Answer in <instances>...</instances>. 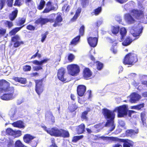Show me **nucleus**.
Returning a JSON list of instances; mask_svg holds the SVG:
<instances>
[{
	"label": "nucleus",
	"instance_id": "1",
	"mask_svg": "<svg viewBox=\"0 0 147 147\" xmlns=\"http://www.w3.org/2000/svg\"><path fill=\"white\" fill-rule=\"evenodd\" d=\"M103 114L105 118L107 121L105 124V126L109 128L110 131H113L115 128V126L114 123L113 119L115 117L114 111H113L107 109H103Z\"/></svg>",
	"mask_w": 147,
	"mask_h": 147
},
{
	"label": "nucleus",
	"instance_id": "2",
	"mask_svg": "<svg viewBox=\"0 0 147 147\" xmlns=\"http://www.w3.org/2000/svg\"><path fill=\"white\" fill-rule=\"evenodd\" d=\"M143 16V11L137 9H134L131 11V14L126 13L124 15V18L126 22L129 24H133L136 22L135 18L140 19Z\"/></svg>",
	"mask_w": 147,
	"mask_h": 147
},
{
	"label": "nucleus",
	"instance_id": "3",
	"mask_svg": "<svg viewBox=\"0 0 147 147\" xmlns=\"http://www.w3.org/2000/svg\"><path fill=\"white\" fill-rule=\"evenodd\" d=\"M138 60L137 55L130 53L126 55L124 59L123 63L125 65H133Z\"/></svg>",
	"mask_w": 147,
	"mask_h": 147
},
{
	"label": "nucleus",
	"instance_id": "4",
	"mask_svg": "<svg viewBox=\"0 0 147 147\" xmlns=\"http://www.w3.org/2000/svg\"><path fill=\"white\" fill-rule=\"evenodd\" d=\"M14 91L13 87L9 88L7 91H4L7 92V93H5L1 96V98L3 100H8L13 99L16 96L13 94Z\"/></svg>",
	"mask_w": 147,
	"mask_h": 147
},
{
	"label": "nucleus",
	"instance_id": "5",
	"mask_svg": "<svg viewBox=\"0 0 147 147\" xmlns=\"http://www.w3.org/2000/svg\"><path fill=\"white\" fill-rule=\"evenodd\" d=\"M67 69L69 74L73 76H77L80 71L79 67L76 64H73L68 65Z\"/></svg>",
	"mask_w": 147,
	"mask_h": 147
},
{
	"label": "nucleus",
	"instance_id": "6",
	"mask_svg": "<svg viewBox=\"0 0 147 147\" xmlns=\"http://www.w3.org/2000/svg\"><path fill=\"white\" fill-rule=\"evenodd\" d=\"M128 111L127 107L124 105L116 108L114 110V112L117 111L118 117H121L126 115L127 114Z\"/></svg>",
	"mask_w": 147,
	"mask_h": 147
},
{
	"label": "nucleus",
	"instance_id": "7",
	"mask_svg": "<svg viewBox=\"0 0 147 147\" xmlns=\"http://www.w3.org/2000/svg\"><path fill=\"white\" fill-rule=\"evenodd\" d=\"M43 129L46 131L47 133L52 136L56 137H59L60 129L57 128H49L47 129L45 126L42 127Z\"/></svg>",
	"mask_w": 147,
	"mask_h": 147
},
{
	"label": "nucleus",
	"instance_id": "8",
	"mask_svg": "<svg viewBox=\"0 0 147 147\" xmlns=\"http://www.w3.org/2000/svg\"><path fill=\"white\" fill-rule=\"evenodd\" d=\"M49 59H45L39 61L37 60H34L32 61V63L34 64L38 65V66H36L33 67V68L34 70L38 71L39 70L42 69V65L44 63H46L48 61Z\"/></svg>",
	"mask_w": 147,
	"mask_h": 147
},
{
	"label": "nucleus",
	"instance_id": "9",
	"mask_svg": "<svg viewBox=\"0 0 147 147\" xmlns=\"http://www.w3.org/2000/svg\"><path fill=\"white\" fill-rule=\"evenodd\" d=\"M35 90L39 95L44 90V86L42 80H36Z\"/></svg>",
	"mask_w": 147,
	"mask_h": 147
},
{
	"label": "nucleus",
	"instance_id": "10",
	"mask_svg": "<svg viewBox=\"0 0 147 147\" xmlns=\"http://www.w3.org/2000/svg\"><path fill=\"white\" fill-rule=\"evenodd\" d=\"M65 69L63 68H61L58 71L57 76L59 80L62 82H67V78L65 77Z\"/></svg>",
	"mask_w": 147,
	"mask_h": 147
},
{
	"label": "nucleus",
	"instance_id": "11",
	"mask_svg": "<svg viewBox=\"0 0 147 147\" xmlns=\"http://www.w3.org/2000/svg\"><path fill=\"white\" fill-rule=\"evenodd\" d=\"M9 83L6 81L2 80H0V91L3 92L7 91L9 88Z\"/></svg>",
	"mask_w": 147,
	"mask_h": 147
},
{
	"label": "nucleus",
	"instance_id": "12",
	"mask_svg": "<svg viewBox=\"0 0 147 147\" xmlns=\"http://www.w3.org/2000/svg\"><path fill=\"white\" fill-rule=\"evenodd\" d=\"M6 134L11 135L15 138L19 137L22 135L21 131L17 130L15 131L11 128H8L6 130Z\"/></svg>",
	"mask_w": 147,
	"mask_h": 147
},
{
	"label": "nucleus",
	"instance_id": "13",
	"mask_svg": "<svg viewBox=\"0 0 147 147\" xmlns=\"http://www.w3.org/2000/svg\"><path fill=\"white\" fill-rule=\"evenodd\" d=\"M96 33L98 34L97 32ZM98 40V35L97 34V37H89L87 38L88 43L91 47H94L96 46Z\"/></svg>",
	"mask_w": 147,
	"mask_h": 147
},
{
	"label": "nucleus",
	"instance_id": "14",
	"mask_svg": "<svg viewBox=\"0 0 147 147\" xmlns=\"http://www.w3.org/2000/svg\"><path fill=\"white\" fill-rule=\"evenodd\" d=\"M17 112V109L15 106L11 108L9 112V114L11 120H15L18 117Z\"/></svg>",
	"mask_w": 147,
	"mask_h": 147
},
{
	"label": "nucleus",
	"instance_id": "15",
	"mask_svg": "<svg viewBox=\"0 0 147 147\" xmlns=\"http://www.w3.org/2000/svg\"><path fill=\"white\" fill-rule=\"evenodd\" d=\"M141 98V96L136 93H133L130 95L129 101L131 103H136Z\"/></svg>",
	"mask_w": 147,
	"mask_h": 147
},
{
	"label": "nucleus",
	"instance_id": "16",
	"mask_svg": "<svg viewBox=\"0 0 147 147\" xmlns=\"http://www.w3.org/2000/svg\"><path fill=\"white\" fill-rule=\"evenodd\" d=\"M86 88L83 85H80L78 86L77 92L78 95L80 96H83L86 91Z\"/></svg>",
	"mask_w": 147,
	"mask_h": 147
},
{
	"label": "nucleus",
	"instance_id": "17",
	"mask_svg": "<svg viewBox=\"0 0 147 147\" xmlns=\"http://www.w3.org/2000/svg\"><path fill=\"white\" fill-rule=\"evenodd\" d=\"M131 33L133 36L134 37L139 36L142 32H140V29L138 27H133L130 29Z\"/></svg>",
	"mask_w": 147,
	"mask_h": 147
},
{
	"label": "nucleus",
	"instance_id": "18",
	"mask_svg": "<svg viewBox=\"0 0 147 147\" xmlns=\"http://www.w3.org/2000/svg\"><path fill=\"white\" fill-rule=\"evenodd\" d=\"M92 73L88 68H86L83 71V76L86 79H88L91 78Z\"/></svg>",
	"mask_w": 147,
	"mask_h": 147
},
{
	"label": "nucleus",
	"instance_id": "19",
	"mask_svg": "<svg viewBox=\"0 0 147 147\" xmlns=\"http://www.w3.org/2000/svg\"><path fill=\"white\" fill-rule=\"evenodd\" d=\"M55 9V7L52 5L51 3V2H48L46 4V7L44 10L42 11L43 13H48L50 11L54 10Z\"/></svg>",
	"mask_w": 147,
	"mask_h": 147
},
{
	"label": "nucleus",
	"instance_id": "20",
	"mask_svg": "<svg viewBox=\"0 0 147 147\" xmlns=\"http://www.w3.org/2000/svg\"><path fill=\"white\" fill-rule=\"evenodd\" d=\"M50 19L47 18H40L36 20L35 23L38 24H40L41 25H43L49 22H50Z\"/></svg>",
	"mask_w": 147,
	"mask_h": 147
},
{
	"label": "nucleus",
	"instance_id": "21",
	"mask_svg": "<svg viewBox=\"0 0 147 147\" xmlns=\"http://www.w3.org/2000/svg\"><path fill=\"white\" fill-rule=\"evenodd\" d=\"M34 137L30 134H26L23 137L24 142L30 144L32 140L33 139Z\"/></svg>",
	"mask_w": 147,
	"mask_h": 147
},
{
	"label": "nucleus",
	"instance_id": "22",
	"mask_svg": "<svg viewBox=\"0 0 147 147\" xmlns=\"http://www.w3.org/2000/svg\"><path fill=\"white\" fill-rule=\"evenodd\" d=\"M119 32L121 36L119 37V40L120 41H122L124 38L126 36L127 31L125 28H122L120 29Z\"/></svg>",
	"mask_w": 147,
	"mask_h": 147
},
{
	"label": "nucleus",
	"instance_id": "23",
	"mask_svg": "<svg viewBox=\"0 0 147 147\" xmlns=\"http://www.w3.org/2000/svg\"><path fill=\"white\" fill-rule=\"evenodd\" d=\"M62 20L61 14V13H57L55 22V24H53V26L54 27H56L57 25H59V23L61 22L62 21Z\"/></svg>",
	"mask_w": 147,
	"mask_h": 147
},
{
	"label": "nucleus",
	"instance_id": "24",
	"mask_svg": "<svg viewBox=\"0 0 147 147\" xmlns=\"http://www.w3.org/2000/svg\"><path fill=\"white\" fill-rule=\"evenodd\" d=\"M45 117L47 120L51 121L53 123L55 122V117L51 112L47 113L45 115Z\"/></svg>",
	"mask_w": 147,
	"mask_h": 147
},
{
	"label": "nucleus",
	"instance_id": "25",
	"mask_svg": "<svg viewBox=\"0 0 147 147\" xmlns=\"http://www.w3.org/2000/svg\"><path fill=\"white\" fill-rule=\"evenodd\" d=\"M12 124L14 127L19 128H24L25 127L23 122L20 121L14 122Z\"/></svg>",
	"mask_w": 147,
	"mask_h": 147
},
{
	"label": "nucleus",
	"instance_id": "26",
	"mask_svg": "<svg viewBox=\"0 0 147 147\" xmlns=\"http://www.w3.org/2000/svg\"><path fill=\"white\" fill-rule=\"evenodd\" d=\"M85 126L84 124H82L78 126L76 128V131L78 134H81L83 133L85 131Z\"/></svg>",
	"mask_w": 147,
	"mask_h": 147
},
{
	"label": "nucleus",
	"instance_id": "27",
	"mask_svg": "<svg viewBox=\"0 0 147 147\" xmlns=\"http://www.w3.org/2000/svg\"><path fill=\"white\" fill-rule=\"evenodd\" d=\"M59 137H62L64 138L68 137L69 136V134L68 131L65 130L60 129Z\"/></svg>",
	"mask_w": 147,
	"mask_h": 147
},
{
	"label": "nucleus",
	"instance_id": "28",
	"mask_svg": "<svg viewBox=\"0 0 147 147\" xmlns=\"http://www.w3.org/2000/svg\"><path fill=\"white\" fill-rule=\"evenodd\" d=\"M101 138L103 139H105V140H107V139H110L111 140H112L113 141H117L119 142H124L125 140H124L123 139H121L118 138H117L116 137H105L103 136H102L101 137Z\"/></svg>",
	"mask_w": 147,
	"mask_h": 147
},
{
	"label": "nucleus",
	"instance_id": "29",
	"mask_svg": "<svg viewBox=\"0 0 147 147\" xmlns=\"http://www.w3.org/2000/svg\"><path fill=\"white\" fill-rule=\"evenodd\" d=\"M18 13V10L16 9L10 14L9 16V18L11 21L13 20L16 17Z\"/></svg>",
	"mask_w": 147,
	"mask_h": 147
},
{
	"label": "nucleus",
	"instance_id": "30",
	"mask_svg": "<svg viewBox=\"0 0 147 147\" xmlns=\"http://www.w3.org/2000/svg\"><path fill=\"white\" fill-rule=\"evenodd\" d=\"M13 79L15 81L18 82L22 84H25L26 83V78L16 77L13 78Z\"/></svg>",
	"mask_w": 147,
	"mask_h": 147
},
{
	"label": "nucleus",
	"instance_id": "31",
	"mask_svg": "<svg viewBox=\"0 0 147 147\" xmlns=\"http://www.w3.org/2000/svg\"><path fill=\"white\" fill-rule=\"evenodd\" d=\"M125 141L124 142L123 147H131L133 146V142L132 141L129 140H124Z\"/></svg>",
	"mask_w": 147,
	"mask_h": 147
},
{
	"label": "nucleus",
	"instance_id": "32",
	"mask_svg": "<svg viewBox=\"0 0 147 147\" xmlns=\"http://www.w3.org/2000/svg\"><path fill=\"white\" fill-rule=\"evenodd\" d=\"M127 132L128 134V136H130L131 137H132L134 136V135L135 134H137L138 133V129H137L135 130L130 129L127 130Z\"/></svg>",
	"mask_w": 147,
	"mask_h": 147
},
{
	"label": "nucleus",
	"instance_id": "33",
	"mask_svg": "<svg viewBox=\"0 0 147 147\" xmlns=\"http://www.w3.org/2000/svg\"><path fill=\"white\" fill-rule=\"evenodd\" d=\"M101 11L102 7H99L94 9L93 11L91 13V14L92 15L97 16L101 13Z\"/></svg>",
	"mask_w": 147,
	"mask_h": 147
},
{
	"label": "nucleus",
	"instance_id": "34",
	"mask_svg": "<svg viewBox=\"0 0 147 147\" xmlns=\"http://www.w3.org/2000/svg\"><path fill=\"white\" fill-rule=\"evenodd\" d=\"M132 40L129 37H127L122 43V44L124 46H127L129 45L132 42Z\"/></svg>",
	"mask_w": 147,
	"mask_h": 147
},
{
	"label": "nucleus",
	"instance_id": "35",
	"mask_svg": "<svg viewBox=\"0 0 147 147\" xmlns=\"http://www.w3.org/2000/svg\"><path fill=\"white\" fill-rule=\"evenodd\" d=\"M24 26L20 27H17L15 28L14 29H13L11 31L9 32V34L11 35H15L18 31H19L23 26Z\"/></svg>",
	"mask_w": 147,
	"mask_h": 147
},
{
	"label": "nucleus",
	"instance_id": "36",
	"mask_svg": "<svg viewBox=\"0 0 147 147\" xmlns=\"http://www.w3.org/2000/svg\"><path fill=\"white\" fill-rule=\"evenodd\" d=\"M81 11V8H79L76 11V14L73 18L71 20L72 21H74L76 20Z\"/></svg>",
	"mask_w": 147,
	"mask_h": 147
},
{
	"label": "nucleus",
	"instance_id": "37",
	"mask_svg": "<svg viewBox=\"0 0 147 147\" xmlns=\"http://www.w3.org/2000/svg\"><path fill=\"white\" fill-rule=\"evenodd\" d=\"M70 8V7L68 5V3L66 2L62 7V10L66 12H68L69 11Z\"/></svg>",
	"mask_w": 147,
	"mask_h": 147
},
{
	"label": "nucleus",
	"instance_id": "38",
	"mask_svg": "<svg viewBox=\"0 0 147 147\" xmlns=\"http://www.w3.org/2000/svg\"><path fill=\"white\" fill-rule=\"evenodd\" d=\"M80 38V36H78L74 38L71 42V44L76 45L79 41Z\"/></svg>",
	"mask_w": 147,
	"mask_h": 147
},
{
	"label": "nucleus",
	"instance_id": "39",
	"mask_svg": "<svg viewBox=\"0 0 147 147\" xmlns=\"http://www.w3.org/2000/svg\"><path fill=\"white\" fill-rule=\"evenodd\" d=\"M119 26H112L111 29L112 33L114 34H117L119 32Z\"/></svg>",
	"mask_w": 147,
	"mask_h": 147
},
{
	"label": "nucleus",
	"instance_id": "40",
	"mask_svg": "<svg viewBox=\"0 0 147 147\" xmlns=\"http://www.w3.org/2000/svg\"><path fill=\"white\" fill-rule=\"evenodd\" d=\"M5 143L7 145L8 147H11L13 144V140L9 138L5 141Z\"/></svg>",
	"mask_w": 147,
	"mask_h": 147
},
{
	"label": "nucleus",
	"instance_id": "41",
	"mask_svg": "<svg viewBox=\"0 0 147 147\" xmlns=\"http://www.w3.org/2000/svg\"><path fill=\"white\" fill-rule=\"evenodd\" d=\"M45 2L44 0H41L40 4L38 7V9L39 10L42 9L44 7Z\"/></svg>",
	"mask_w": 147,
	"mask_h": 147
},
{
	"label": "nucleus",
	"instance_id": "42",
	"mask_svg": "<svg viewBox=\"0 0 147 147\" xmlns=\"http://www.w3.org/2000/svg\"><path fill=\"white\" fill-rule=\"evenodd\" d=\"M25 146L19 140L17 141L15 143V147H24Z\"/></svg>",
	"mask_w": 147,
	"mask_h": 147
},
{
	"label": "nucleus",
	"instance_id": "43",
	"mask_svg": "<svg viewBox=\"0 0 147 147\" xmlns=\"http://www.w3.org/2000/svg\"><path fill=\"white\" fill-rule=\"evenodd\" d=\"M83 137V135L74 136L73 138L72 141L74 142H76L82 138Z\"/></svg>",
	"mask_w": 147,
	"mask_h": 147
},
{
	"label": "nucleus",
	"instance_id": "44",
	"mask_svg": "<svg viewBox=\"0 0 147 147\" xmlns=\"http://www.w3.org/2000/svg\"><path fill=\"white\" fill-rule=\"evenodd\" d=\"M49 32L48 31L42 34L41 35V41L43 42L45 40L47 35L48 34Z\"/></svg>",
	"mask_w": 147,
	"mask_h": 147
},
{
	"label": "nucleus",
	"instance_id": "45",
	"mask_svg": "<svg viewBox=\"0 0 147 147\" xmlns=\"http://www.w3.org/2000/svg\"><path fill=\"white\" fill-rule=\"evenodd\" d=\"M11 40L12 42H15L18 41H20V39L18 35H16L12 38Z\"/></svg>",
	"mask_w": 147,
	"mask_h": 147
},
{
	"label": "nucleus",
	"instance_id": "46",
	"mask_svg": "<svg viewBox=\"0 0 147 147\" xmlns=\"http://www.w3.org/2000/svg\"><path fill=\"white\" fill-rule=\"evenodd\" d=\"M97 69L98 70H101L103 68V64L102 63L99 61H97L96 63Z\"/></svg>",
	"mask_w": 147,
	"mask_h": 147
},
{
	"label": "nucleus",
	"instance_id": "47",
	"mask_svg": "<svg viewBox=\"0 0 147 147\" xmlns=\"http://www.w3.org/2000/svg\"><path fill=\"white\" fill-rule=\"evenodd\" d=\"M37 139L32 141L30 143V144L33 147H36L37 144Z\"/></svg>",
	"mask_w": 147,
	"mask_h": 147
},
{
	"label": "nucleus",
	"instance_id": "48",
	"mask_svg": "<svg viewBox=\"0 0 147 147\" xmlns=\"http://www.w3.org/2000/svg\"><path fill=\"white\" fill-rule=\"evenodd\" d=\"M24 44V42L22 41H18L15 42L14 43V47H19L21 45Z\"/></svg>",
	"mask_w": 147,
	"mask_h": 147
},
{
	"label": "nucleus",
	"instance_id": "49",
	"mask_svg": "<svg viewBox=\"0 0 147 147\" xmlns=\"http://www.w3.org/2000/svg\"><path fill=\"white\" fill-rule=\"evenodd\" d=\"M25 20L24 18H22L19 19L18 23V25L19 26L22 25L25 23Z\"/></svg>",
	"mask_w": 147,
	"mask_h": 147
},
{
	"label": "nucleus",
	"instance_id": "50",
	"mask_svg": "<svg viewBox=\"0 0 147 147\" xmlns=\"http://www.w3.org/2000/svg\"><path fill=\"white\" fill-rule=\"evenodd\" d=\"M4 23L6 26H8L9 28H10L12 27L13 26L12 22L9 21H5Z\"/></svg>",
	"mask_w": 147,
	"mask_h": 147
},
{
	"label": "nucleus",
	"instance_id": "51",
	"mask_svg": "<svg viewBox=\"0 0 147 147\" xmlns=\"http://www.w3.org/2000/svg\"><path fill=\"white\" fill-rule=\"evenodd\" d=\"M23 2V0H16L14 5L20 6L21 5Z\"/></svg>",
	"mask_w": 147,
	"mask_h": 147
},
{
	"label": "nucleus",
	"instance_id": "52",
	"mask_svg": "<svg viewBox=\"0 0 147 147\" xmlns=\"http://www.w3.org/2000/svg\"><path fill=\"white\" fill-rule=\"evenodd\" d=\"M88 113V112L85 111L82 113L81 118L87 120V115Z\"/></svg>",
	"mask_w": 147,
	"mask_h": 147
},
{
	"label": "nucleus",
	"instance_id": "53",
	"mask_svg": "<svg viewBox=\"0 0 147 147\" xmlns=\"http://www.w3.org/2000/svg\"><path fill=\"white\" fill-rule=\"evenodd\" d=\"M23 69L25 71H30L31 69V67L29 65H26L24 66Z\"/></svg>",
	"mask_w": 147,
	"mask_h": 147
},
{
	"label": "nucleus",
	"instance_id": "54",
	"mask_svg": "<svg viewBox=\"0 0 147 147\" xmlns=\"http://www.w3.org/2000/svg\"><path fill=\"white\" fill-rule=\"evenodd\" d=\"M6 32V29L2 28H0V36L4 35Z\"/></svg>",
	"mask_w": 147,
	"mask_h": 147
},
{
	"label": "nucleus",
	"instance_id": "55",
	"mask_svg": "<svg viewBox=\"0 0 147 147\" xmlns=\"http://www.w3.org/2000/svg\"><path fill=\"white\" fill-rule=\"evenodd\" d=\"M84 26H82L80 28V34L82 36H83L84 34Z\"/></svg>",
	"mask_w": 147,
	"mask_h": 147
},
{
	"label": "nucleus",
	"instance_id": "56",
	"mask_svg": "<svg viewBox=\"0 0 147 147\" xmlns=\"http://www.w3.org/2000/svg\"><path fill=\"white\" fill-rule=\"evenodd\" d=\"M111 50L114 54L117 53V48L116 46L112 47L111 48Z\"/></svg>",
	"mask_w": 147,
	"mask_h": 147
},
{
	"label": "nucleus",
	"instance_id": "57",
	"mask_svg": "<svg viewBox=\"0 0 147 147\" xmlns=\"http://www.w3.org/2000/svg\"><path fill=\"white\" fill-rule=\"evenodd\" d=\"M74 56L72 54L69 55L68 57V59L69 61H72L74 58Z\"/></svg>",
	"mask_w": 147,
	"mask_h": 147
},
{
	"label": "nucleus",
	"instance_id": "58",
	"mask_svg": "<svg viewBox=\"0 0 147 147\" xmlns=\"http://www.w3.org/2000/svg\"><path fill=\"white\" fill-rule=\"evenodd\" d=\"M35 27L31 25H28L27 27V29L30 30H34L35 29Z\"/></svg>",
	"mask_w": 147,
	"mask_h": 147
},
{
	"label": "nucleus",
	"instance_id": "59",
	"mask_svg": "<svg viewBox=\"0 0 147 147\" xmlns=\"http://www.w3.org/2000/svg\"><path fill=\"white\" fill-rule=\"evenodd\" d=\"M5 1L4 0H2L0 1V10H1L4 6Z\"/></svg>",
	"mask_w": 147,
	"mask_h": 147
},
{
	"label": "nucleus",
	"instance_id": "60",
	"mask_svg": "<svg viewBox=\"0 0 147 147\" xmlns=\"http://www.w3.org/2000/svg\"><path fill=\"white\" fill-rule=\"evenodd\" d=\"M68 108L71 112H73L76 110V107H75L74 105H73L72 107H69Z\"/></svg>",
	"mask_w": 147,
	"mask_h": 147
},
{
	"label": "nucleus",
	"instance_id": "61",
	"mask_svg": "<svg viewBox=\"0 0 147 147\" xmlns=\"http://www.w3.org/2000/svg\"><path fill=\"white\" fill-rule=\"evenodd\" d=\"M145 114L144 113H142L141 114V120H143L144 119H146Z\"/></svg>",
	"mask_w": 147,
	"mask_h": 147
},
{
	"label": "nucleus",
	"instance_id": "62",
	"mask_svg": "<svg viewBox=\"0 0 147 147\" xmlns=\"http://www.w3.org/2000/svg\"><path fill=\"white\" fill-rule=\"evenodd\" d=\"M129 7L130 5L129 4H126L124 5V8L125 11H127L129 9Z\"/></svg>",
	"mask_w": 147,
	"mask_h": 147
},
{
	"label": "nucleus",
	"instance_id": "63",
	"mask_svg": "<svg viewBox=\"0 0 147 147\" xmlns=\"http://www.w3.org/2000/svg\"><path fill=\"white\" fill-rule=\"evenodd\" d=\"M144 106V104H141L137 105V109L140 110Z\"/></svg>",
	"mask_w": 147,
	"mask_h": 147
},
{
	"label": "nucleus",
	"instance_id": "64",
	"mask_svg": "<svg viewBox=\"0 0 147 147\" xmlns=\"http://www.w3.org/2000/svg\"><path fill=\"white\" fill-rule=\"evenodd\" d=\"M132 84L134 86L136 87L137 86H138L139 85L140 83L139 82H136L135 81H134L132 82Z\"/></svg>",
	"mask_w": 147,
	"mask_h": 147
}]
</instances>
